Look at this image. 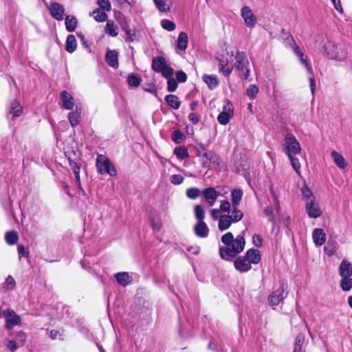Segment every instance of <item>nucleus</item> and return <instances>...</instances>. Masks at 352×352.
Instances as JSON below:
<instances>
[{"mask_svg": "<svg viewBox=\"0 0 352 352\" xmlns=\"http://www.w3.org/2000/svg\"><path fill=\"white\" fill-rule=\"evenodd\" d=\"M221 242L225 246L219 247V254L221 258L226 261H231L232 258L243 252L245 245L243 234H239L234 238L230 232H226L221 236Z\"/></svg>", "mask_w": 352, "mask_h": 352, "instance_id": "obj_1", "label": "nucleus"}, {"mask_svg": "<svg viewBox=\"0 0 352 352\" xmlns=\"http://www.w3.org/2000/svg\"><path fill=\"white\" fill-rule=\"evenodd\" d=\"M322 53L327 58L339 62L346 60L348 57V50L345 45L331 41L324 44Z\"/></svg>", "mask_w": 352, "mask_h": 352, "instance_id": "obj_2", "label": "nucleus"}, {"mask_svg": "<svg viewBox=\"0 0 352 352\" xmlns=\"http://www.w3.org/2000/svg\"><path fill=\"white\" fill-rule=\"evenodd\" d=\"M339 275L341 277L340 286L342 291L349 292L352 289V264L344 259L338 268Z\"/></svg>", "mask_w": 352, "mask_h": 352, "instance_id": "obj_3", "label": "nucleus"}, {"mask_svg": "<svg viewBox=\"0 0 352 352\" xmlns=\"http://www.w3.org/2000/svg\"><path fill=\"white\" fill-rule=\"evenodd\" d=\"M249 60L244 52L238 51L235 54V62L233 67L235 72L238 73L239 76L242 80H247L250 74L249 68Z\"/></svg>", "mask_w": 352, "mask_h": 352, "instance_id": "obj_4", "label": "nucleus"}, {"mask_svg": "<svg viewBox=\"0 0 352 352\" xmlns=\"http://www.w3.org/2000/svg\"><path fill=\"white\" fill-rule=\"evenodd\" d=\"M284 141L285 143L282 144V149L286 155L300 153L302 150L300 144L294 134L287 133L285 135Z\"/></svg>", "mask_w": 352, "mask_h": 352, "instance_id": "obj_5", "label": "nucleus"}, {"mask_svg": "<svg viewBox=\"0 0 352 352\" xmlns=\"http://www.w3.org/2000/svg\"><path fill=\"white\" fill-rule=\"evenodd\" d=\"M243 217V213L241 210H231V213L222 215L219 221L218 228L220 231L226 230L232 223L239 222Z\"/></svg>", "mask_w": 352, "mask_h": 352, "instance_id": "obj_6", "label": "nucleus"}, {"mask_svg": "<svg viewBox=\"0 0 352 352\" xmlns=\"http://www.w3.org/2000/svg\"><path fill=\"white\" fill-rule=\"evenodd\" d=\"M96 166L97 170L100 174H108L111 177L116 175V169L111 162V160L104 155H98L96 161Z\"/></svg>", "mask_w": 352, "mask_h": 352, "instance_id": "obj_7", "label": "nucleus"}, {"mask_svg": "<svg viewBox=\"0 0 352 352\" xmlns=\"http://www.w3.org/2000/svg\"><path fill=\"white\" fill-rule=\"evenodd\" d=\"M286 289L287 285L282 283L280 287L268 296L270 305L273 306L277 305L283 301L287 296V292H285Z\"/></svg>", "mask_w": 352, "mask_h": 352, "instance_id": "obj_8", "label": "nucleus"}, {"mask_svg": "<svg viewBox=\"0 0 352 352\" xmlns=\"http://www.w3.org/2000/svg\"><path fill=\"white\" fill-rule=\"evenodd\" d=\"M241 16L248 28H252L257 23V19L249 6H245L241 10Z\"/></svg>", "mask_w": 352, "mask_h": 352, "instance_id": "obj_9", "label": "nucleus"}, {"mask_svg": "<svg viewBox=\"0 0 352 352\" xmlns=\"http://www.w3.org/2000/svg\"><path fill=\"white\" fill-rule=\"evenodd\" d=\"M3 316L6 319V328L8 330L13 329L14 327L21 323L20 317L13 310L7 309L4 311Z\"/></svg>", "mask_w": 352, "mask_h": 352, "instance_id": "obj_10", "label": "nucleus"}, {"mask_svg": "<svg viewBox=\"0 0 352 352\" xmlns=\"http://www.w3.org/2000/svg\"><path fill=\"white\" fill-rule=\"evenodd\" d=\"M48 10L51 16L57 21H62L64 19L65 8L63 5L58 2H52Z\"/></svg>", "mask_w": 352, "mask_h": 352, "instance_id": "obj_11", "label": "nucleus"}, {"mask_svg": "<svg viewBox=\"0 0 352 352\" xmlns=\"http://www.w3.org/2000/svg\"><path fill=\"white\" fill-rule=\"evenodd\" d=\"M234 265L235 269L240 273H246L252 268V264L244 255L237 257L234 261Z\"/></svg>", "mask_w": 352, "mask_h": 352, "instance_id": "obj_12", "label": "nucleus"}, {"mask_svg": "<svg viewBox=\"0 0 352 352\" xmlns=\"http://www.w3.org/2000/svg\"><path fill=\"white\" fill-rule=\"evenodd\" d=\"M82 107L78 104L76 105L75 110L71 111L68 115V120L72 127H75L80 122L82 118Z\"/></svg>", "mask_w": 352, "mask_h": 352, "instance_id": "obj_13", "label": "nucleus"}, {"mask_svg": "<svg viewBox=\"0 0 352 352\" xmlns=\"http://www.w3.org/2000/svg\"><path fill=\"white\" fill-rule=\"evenodd\" d=\"M23 111V107L20 102L16 100L12 101L8 107L7 116L8 118L11 116L12 120L19 117Z\"/></svg>", "mask_w": 352, "mask_h": 352, "instance_id": "obj_14", "label": "nucleus"}, {"mask_svg": "<svg viewBox=\"0 0 352 352\" xmlns=\"http://www.w3.org/2000/svg\"><path fill=\"white\" fill-rule=\"evenodd\" d=\"M219 194V193L213 187L206 188L202 191V195L204 199L208 202L210 206H212L214 204Z\"/></svg>", "mask_w": 352, "mask_h": 352, "instance_id": "obj_15", "label": "nucleus"}, {"mask_svg": "<svg viewBox=\"0 0 352 352\" xmlns=\"http://www.w3.org/2000/svg\"><path fill=\"white\" fill-rule=\"evenodd\" d=\"M305 210L310 218L316 219L322 214V211L316 201H309L305 204Z\"/></svg>", "mask_w": 352, "mask_h": 352, "instance_id": "obj_16", "label": "nucleus"}, {"mask_svg": "<svg viewBox=\"0 0 352 352\" xmlns=\"http://www.w3.org/2000/svg\"><path fill=\"white\" fill-rule=\"evenodd\" d=\"M69 166L72 168L73 173L75 177V180L76 184L79 189L82 190L80 178V164L79 160H72L70 157H68Z\"/></svg>", "mask_w": 352, "mask_h": 352, "instance_id": "obj_17", "label": "nucleus"}, {"mask_svg": "<svg viewBox=\"0 0 352 352\" xmlns=\"http://www.w3.org/2000/svg\"><path fill=\"white\" fill-rule=\"evenodd\" d=\"M105 61L111 67L117 69L118 63V52L113 50H107L105 54Z\"/></svg>", "mask_w": 352, "mask_h": 352, "instance_id": "obj_18", "label": "nucleus"}, {"mask_svg": "<svg viewBox=\"0 0 352 352\" xmlns=\"http://www.w3.org/2000/svg\"><path fill=\"white\" fill-rule=\"evenodd\" d=\"M60 98L63 103V108L70 110L74 107V98L69 92L63 91L60 93Z\"/></svg>", "mask_w": 352, "mask_h": 352, "instance_id": "obj_19", "label": "nucleus"}, {"mask_svg": "<svg viewBox=\"0 0 352 352\" xmlns=\"http://www.w3.org/2000/svg\"><path fill=\"white\" fill-rule=\"evenodd\" d=\"M312 238L316 246H321L326 241V234L323 229L316 228L313 231Z\"/></svg>", "mask_w": 352, "mask_h": 352, "instance_id": "obj_20", "label": "nucleus"}, {"mask_svg": "<svg viewBox=\"0 0 352 352\" xmlns=\"http://www.w3.org/2000/svg\"><path fill=\"white\" fill-rule=\"evenodd\" d=\"M244 256L251 264L254 265L259 263L261 260L260 251L257 249L248 250Z\"/></svg>", "mask_w": 352, "mask_h": 352, "instance_id": "obj_21", "label": "nucleus"}, {"mask_svg": "<svg viewBox=\"0 0 352 352\" xmlns=\"http://www.w3.org/2000/svg\"><path fill=\"white\" fill-rule=\"evenodd\" d=\"M292 51L294 54L298 58L300 63L307 69L309 73H311V69L308 64L307 56L305 55L304 52L300 50V46H295L294 47H293Z\"/></svg>", "mask_w": 352, "mask_h": 352, "instance_id": "obj_22", "label": "nucleus"}, {"mask_svg": "<svg viewBox=\"0 0 352 352\" xmlns=\"http://www.w3.org/2000/svg\"><path fill=\"white\" fill-rule=\"evenodd\" d=\"M243 197V192L239 188L234 189L231 192V199H232V210H240L238 208V206L239 205L241 199Z\"/></svg>", "mask_w": 352, "mask_h": 352, "instance_id": "obj_23", "label": "nucleus"}, {"mask_svg": "<svg viewBox=\"0 0 352 352\" xmlns=\"http://www.w3.org/2000/svg\"><path fill=\"white\" fill-rule=\"evenodd\" d=\"M194 231L195 234L201 238L208 236L209 233V229L204 221H197L194 227Z\"/></svg>", "mask_w": 352, "mask_h": 352, "instance_id": "obj_24", "label": "nucleus"}, {"mask_svg": "<svg viewBox=\"0 0 352 352\" xmlns=\"http://www.w3.org/2000/svg\"><path fill=\"white\" fill-rule=\"evenodd\" d=\"M166 60L162 56H157L153 58L152 61V69L157 73L160 72L166 66Z\"/></svg>", "mask_w": 352, "mask_h": 352, "instance_id": "obj_25", "label": "nucleus"}, {"mask_svg": "<svg viewBox=\"0 0 352 352\" xmlns=\"http://www.w3.org/2000/svg\"><path fill=\"white\" fill-rule=\"evenodd\" d=\"M202 80L210 89H213L219 85V80L215 75L204 74L202 76Z\"/></svg>", "mask_w": 352, "mask_h": 352, "instance_id": "obj_26", "label": "nucleus"}, {"mask_svg": "<svg viewBox=\"0 0 352 352\" xmlns=\"http://www.w3.org/2000/svg\"><path fill=\"white\" fill-rule=\"evenodd\" d=\"M160 12H166L170 10L172 0H153Z\"/></svg>", "mask_w": 352, "mask_h": 352, "instance_id": "obj_27", "label": "nucleus"}, {"mask_svg": "<svg viewBox=\"0 0 352 352\" xmlns=\"http://www.w3.org/2000/svg\"><path fill=\"white\" fill-rule=\"evenodd\" d=\"M115 278L118 283L124 287L129 285L132 280L127 272H118L115 274Z\"/></svg>", "mask_w": 352, "mask_h": 352, "instance_id": "obj_28", "label": "nucleus"}, {"mask_svg": "<svg viewBox=\"0 0 352 352\" xmlns=\"http://www.w3.org/2000/svg\"><path fill=\"white\" fill-rule=\"evenodd\" d=\"M165 100L168 105L173 109H178L180 107L181 102L179 98L173 94H168L165 97Z\"/></svg>", "mask_w": 352, "mask_h": 352, "instance_id": "obj_29", "label": "nucleus"}, {"mask_svg": "<svg viewBox=\"0 0 352 352\" xmlns=\"http://www.w3.org/2000/svg\"><path fill=\"white\" fill-rule=\"evenodd\" d=\"M78 25L77 19L73 15H68L65 17V28L69 32H74Z\"/></svg>", "mask_w": 352, "mask_h": 352, "instance_id": "obj_30", "label": "nucleus"}, {"mask_svg": "<svg viewBox=\"0 0 352 352\" xmlns=\"http://www.w3.org/2000/svg\"><path fill=\"white\" fill-rule=\"evenodd\" d=\"M188 37L186 33H179L177 38V47L180 50H185L187 48Z\"/></svg>", "mask_w": 352, "mask_h": 352, "instance_id": "obj_31", "label": "nucleus"}, {"mask_svg": "<svg viewBox=\"0 0 352 352\" xmlns=\"http://www.w3.org/2000/svg\"><path fill=\"white\" fill-rule=\"evenodd\" d=\"M76 49V38L74 35L69 34L66 40L65 50L69 53L74 52Z\"/></svg>", "mask_w": 352, "mask_h": 352, "instance_id": "obj_32", "label": "nucleus"}, {"mask_svg": "<svg viewBox=\"0 0 352 352\" xmlns=\"http://www.w3.org/2000/svg\"><path fill=\"white\" fill-rule=\"evenodd\" d=\"M331 156L334 160L335 164L340 168H344L346 166V163L343 156L336 151L331 152Z\"/></svg>", "mask_w": 352, "mask_h": 352, "instance_id": "obj_33", "label": "nucleus"}, {"mask_svg": "<svg viewBox=\"0 0 352 352\" xmlns=\"http://www.w3.org/2000/svg\"><path fill=\"white\" fill-rule=\"evenodd\" d=\"M338 250V243L336 241H329L324 247V251L326 254L331 256L333 255Z\"/></svg>", "mask_w": 352, "mask_h": 352, "instance_id": "obj_34", "label": "nucleus"}, {"mask_svg": "<svg viewBox=\"0 0 352 352\" xmlns=\"http://www.w3.org/2000/svg\"><path fill=\"white\" fill-rule=\"evenodd\" d=\"M91 15H92L94 19L98 22H104L107 21L108 18L105 11L100 8L95 9Z\"/></svg>", "mask_w": 352, "mask_h": 352, "instance_id": "obj_35", "label": "nucleus"}, {"mask_svg": "<svg viewBox=\"0 0 352 352\" xmlns=\"http://www.w3.org/2000/svg\"><path fill=\"white\" fill-rule=\"evenodd\" d=\"M19 239L18 233L14 231H8L5 234V240L8 245H14Z\"/></svg>", "mask_w": 352, "mask_h": 352, "instance_id": "obj_36", "label": "nucleus"}, {"mask_svg": "<svg viewBox=\"0 0 352 352\" xmlns=\"http://www.w3.org/2000/svg\"><path fill=\"white\" fill-rule=\"evenodd\" d=\"M301 191L302 196V199L304 201H305L306 204L309 201H316V197L314 196L311 191L308 187H303Z\"/></svg>", "mask_w": 352, "mask_h": 352, "instance_id": "obj_37", "label": "nucleus"}, {"mask_svg": "<svg viewBox=\"0 0 352 352\" xmlns=\"http://www.w3.org/2000/svg\"><path fill=\"white\" fill-rule=\"evenodd\" d=\"M304 342L305 335L302 333H298L296 338L294 352H302Z\"/></svg>", "mask_w": 352, "mask_h": 352, "instance_id": "obj_38", "label": "nucleus"}, {"mask_svg": "<svg viewBox=\"0 0 352 352\" xmlns=\"http://www.w3.org/2000/svg\"><path fill=\"white\" fill-rule=\"evenodd\" d=\"M105 32L111 36H116L118 34V27L112 21H107L105 27Z\"/></svg>", "mask_w": 352, "mask_h": 352, "instance_id": "obj_39", "label": "nucleus"}, {"mask_svg": "<svg viewBox=\"0 0 352 352\" xmlns=\"http://www.w3.org/2000/svg\"><path fill=\"white\" fill-rule=\"evenodd\" d=\"M142 81L141 77L134 74H131L127 77V82L129 86L133 87H137L140 85Z\"/></svg>", "mask_w": 352, "mask_h": 352, "instance_id": "obj_40", "label": "nucleus"}, {"mask_svg": "<svg viewBox=\"0 0 352 352\" xmlns=\"http://www.w3.org/2000/svg\"><path fill=\"white\" fill-rule=\"evenodd\" d=\"M174 154L179 160H184L189 156L188 150L184 146H178L175 148Z\"/></svg>", "mask_w": 352, "mask_h": 352, "instance_id": "obj_41", "label": "nucleus"}, {"mask_svg": "<svg viewBox=\"0 0 352 352\" xmlns=\"http://www.w3.org/2000/svg\"><path fill=\"white\" fill-rule=\"evenodd\" d=\"M295 155H287L288 158L290 160L291 164L296 171V173L298 174V175H300V164L299 162V160L297 157L294 156Z\"/></svg>", "mask_w": 352, "mask_h": 352, "instance_id": "obj_42", "label": "nucleus"}, {"mask_svg": "<svg viewBox=\"0 0 352 352\" xmlns=\"http://www.w3.org/2000/svg\"><path fill=\"white\" fill-rule=\"evenodd\" d=\"M202 192L198 188H188L186 191V195L187 197L190 199H195L199 197Z\"/></svg>", "mask_w": 352, "mask_h": 352, "instance_id": "obj_43", "label": "nucleus"}, {"mask_svg": "<svg viewBox=\"0 0 352 352\" xmlns=\"http://www.w3.org/2000/svg\"><path fill=\"white\" fill-rule=\"evenodd\" d=\"M264 214L265 216L268 217V221H270L272 224L273 228L275 227L276 223V220L274 214V210L272 206H267L264 209Z\"/></svg>", "mask_w": 352, "mask_h": 352, "instance_id": "obj_44", "label": "nucleus"}, {"mask_svg": "<svg viewBox=\"0 0 352 352\" xmlns=\"http://www.w3.org/2000/svg\"><path fill=\"white\" fill-rule=\"evenodd\" d=\"M194 212L197 221H204L205 211L201 206L196 205L194 208Z\"/></svg>", "mask_w": 352, "mask_h": 352, "instance_id": "obj_45", "label": "nucleus"}, {"mask_svg": "<svg viewBox=\"0 0 352 352\" xmlns=\"http://www.w3.org/2000/svg\"><path fill=\"white\" fill-rule=\"evenodd\" d=\"M171 138L175 143L179 144L185 139V135L181 131L177 129L173 131Z\"/></svg>", "mask_w": 352, "mask_h": 352, "instance_id": "obj_46", "label": "nucleus"}, {"mask_svg": "<svg viewBox=\"0 0 352 352\" xmlns=\"http://www.w3.org/2000/svg\"><path fill=\"white\" fill-rule=\"evenodd\" d=\"M224 102L225 104L221 113L228 114L230 116L232 117L234 115L232 104L229 100H226Z\"/></svg>", "mask_w": 352, "mask_h": 352, "instance_id": "obj_47", "label": "nucleus"}, {"mask_svg": "<svg viewBox=\"0 0 352 352\" xmlns=\"http://www.w3.org/2000/svg\"><path fill=\"white\" fill-rule=\"evenodd\" d=\"M286 35V37L284 38V43L286 46L289 47L292 50H293V47L298 45L296 43L293 36L289 32H287Z\"/></svg>", "mask_w": 352, "mask_h": 352, "instance_id": "obj_48", "label": "nucleus"}, {"mask_svg": "<svg viewBox=\"0 0 352 352\" xmlns=\"http://www.w3.org/2000/svg\"><path fill=\"white\" fill-rule=\"evenodd\" d=\"M233 68V65L230 64L219 65L220 72H221L226 77H228L231 74Z\"/></svg>", "mask_w": 352, "mask_h": 352, "instance_id": "obj_49", "label": "nucleus"}, {"mask_svg": "<svg viewBox=\"0 0 352 352\" xmlns=\"http://www.w3.org/2000/svg\"><path fill=\"white\" fill-rule=\"evenodd\" d=\"M162 27L169 32L173 31L175 29V24L168 19H163L161 21Z\"/></svg>", "mask_w": 352, "mask_h": 352, "instance_id": "obj_50", "label": "nucleus"}, {"mask_svg": "<svg viewBox=\"0 0 352 352\" xmlns=\"http://www.w3.org/2000/svg\"><path fill=\"white\" fill-rule=\"evenodd\" d=\"M160 74L164 78L168 79L173 76L174 69L170 66L166 65V66L160 72Z\"/></svg>", "mask_w": 352, "mask_h": 352, "instance_id": "obj_51", "label": "nucleus"}, {"mask_svg": "<svg viewBox=\"0 0 352 352\" xmlns=\"http://www.w3.org/2000/svg\"><path fill=\"white\" fill-rule=\"evenodd\" d=\"M122 28L125 32L126 40L130 42L133 41L135 36V33L129 29L127 25H122Z\"/></svg>", "mask_w": 352, "mask_h": 352, "instance_id": "obj_52", "label": "nucleus"}, {"mask_svg": "<svg viewBox=\"0 0 352 352\" xmlns=\"http://www.w3.org/2000/svg\"><path fill=\"white\" fill-rule=\"evenodd\" d=\"M258 92V87L255 85H251L246 89V94L250 98H254Z\"/></svg>", "mask_w": 352, "mask_h": 352, "instance_id": "obj_53", "label": "nucleus"}, {"mask_svg": "<svg viewBox=\"0 0 352 352\" xmlns=\"http://www.w3.org/2000/svg\"><path fill=\"white\" fill-rule=\"evenodd\" d=\"M177 81L173 77L167 79V90L169 92L175 91L177 88Z\"/></svg>", "mask_w": 352, "mask_h": 352, "instance_id": "obj_54", "label": "nucleus"}, {"mask_svg": "<svg viewBox=\"0 0 352 352\" xmlns=\"http://www.w3.org/2000/svg\"><path fill=\"white\" fill-rule=\"evenodd\" d=\"M231 118L232 117L230 116L228 114L223 113L221 112L217 116V120L219 122V124L222 125H226L230 122Z\"/></svg>", "mask_w": 352, "mask_h": 352, "instance_id": "obj_55", "label": "nucleus"}, {"mask_svg": "<svg viewBox=\"0 0 352 352\" xmlns=\"http://www.w3.org/2000/svg\"><path fill=\"white\" fill-rule=\"evenodd\" d=\"M16 286V282L14 278L9 275L4 283V287L9 290L13 289Z\"/></svg>", "mask_w": 352, "mask_h": 352, "instance_id": "obj_56", "label": "nucleus"}, {"mask_svg": "<svg viewBox=\"0 0 352 352\" xmlns=\"http://www.w3.org/2000/svg\"><path fill=\"white\" fill-rule=\"evenodd\" d=\"M231 206V204L228 200H221L220 202L219 209L221 212L231 213V212H230Z\"/></svg>", "mask_w": 352, "mask_h": 352, "instance_id": "obj_57", "label": "nucleus"}, {"mask_svg": "<svg viewBox=\"0 0 352 352\" xmlns=\"http://www.w3.org/2000/svg\"><path fill=\"white\" fill-rule=\"evenodd\" d=\"M97 3L104 11L109 12L111 9V5L109 0H97Z\"/></svg>", "mask_w": 352, "mask_h": 352, "instance_id": "obj_58", "label": "nucleus"}, {"mask_svg": "<svg viewBox=\"0 0 352 352\" xmlns=\"http://www.w3.org/2000/svg\"><path fill=\"white\" fill-rule=\"evenodd\" d=\"M170 182L174 185H179L183 183L184 177L181 175H173L170 177Z\"/></svg>", "mask_w": 352, "mask_h": 352, "instance_id": "obj_59", "label": "nucleus"}, {"mask_svg": "<svg viewBox=\"0 0 352 352\" xmlns=\"http://www.w3.org/2000/svg\"><path fill=\"white\" fill-rule=\"evenodd\" d=\"M177 81L179 82H185L187 80V76L183 71H179L176 73Z\"/></svg>", "mask_w": 352, "mask_h": 352, "instance_id": "obj_60", "label": "nucleus"}, {"mask_svg": "<svg viewBox=\"0 0 352 352\" xmlns=\"http://www.w3.org/2000/svg\"><path fill=\"white\" fill-rule=\"evenodd\" d=\"M18 254L19 255V258L21 256L28 257L29 252L26 250L25 248L23 245H19L17 248Z\"/></svg>", "mask_w": 352, "mask_h": 352, "instance_id": "obj_61", "label": "nucleus"}, {"mask_svg": "<svg viewBox=\"0 0 352 352\" xmlns=\"http://www.w3.org/2000/svg\"><path fill=\"white\" fill-rule=\"evenodd\" d=\"M221 210L220 209H212L210 211L211 217L214 220H219L221 219L223 214H221Z\"/></svg>", "mask_w": 352, "mask_h": 352, "instance_id": "obj_62", "label": "nucleus"}, {"mask_svg": "<svg viewBox=\"0 0 352 352\" xmlns=\"http://www.w3.org/2000/svg\"><path fill=\"white\" fill-rule=\"evenodd\" d=\"M188 120L192 124H197L200 120V116L195 113H190L188 115Z\"/></svg>", "mask_w": 352, "mask_h": 352, "instance_id": "obj_63", "label": "nucleus"}, {"mask_svg": "<svg viewBox=\"0 0 352 352\" xmlns=\"http://www.w3.org/2000/svg\"><path fill=\"white\" fill-rule=\"evenodd\" d=\"M252 242L256 247L259 248L262 245L263 240L260 235L255 234L252 237Z\"/></svg>", "mask_w": 352, "mask_h": 352, "instance_id": "obj_64", "label": "nucleus"}]
</instances>
